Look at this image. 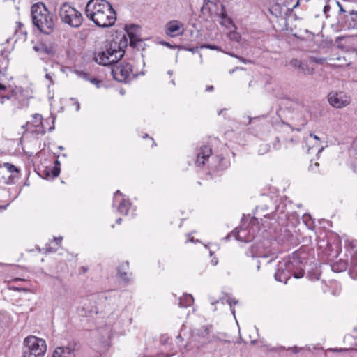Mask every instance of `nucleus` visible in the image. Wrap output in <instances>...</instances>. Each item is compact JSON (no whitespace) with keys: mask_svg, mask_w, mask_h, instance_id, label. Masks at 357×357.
<instances>
[{"mask_svg":"<svg viewBox=\"0 0 357 357\" xmlns=\"http://www.w3.org/2000/svg\"><path fill=\"white\" fill-rule=\"evenodd\" d=\"M85 13L98 26L107 28L113 26L116 20V14L109 2L106 0H90Z\"/></svg>","mask_w":357,"mask_h":357,"instance_id":"nucleus-1","label":"nucleus"},{"mask_svg":"<svg viewBox=\"0 0 357 357\" xmlns=\"http://www.w3.org/2000/svg\"><path fill=\"white\" fill-rule=\"evenodd\" d=\"M291 275L296 279L304 276L303 263L299 254L296 252L279 261L274 278L277 281L287 284Z\"/></svg>","mask_w":357,"mask_h":357,"instance_id":"nucleus-2","label":"nucleus"},{"mask_svg":"<svg viewBox=\"0 0 357 357\" xmlns=\"http://www.w3.org/2000/svg\"><path fill=\"white\" fill-rule=\"evenodd\" d=\"M128 40L123 36L119 42L112 41L105 46V50L95 53L94 61L102 66H108L117 62L124 55L125 48L127 47Z\"/></svg>","mask_w":357,"mask_h":357,"instance_id":"nucleus-3","label":"nucleus"},{"mask_svg":"<svg viewBox=\"0 0 357 357\" xmlns=\"http://www.w3.org/2000/svg\"><path fill=\"white\" fill-rule=\"evenodd\" d=\"M31 19L33 25L43 34L49 35L54 31L55 21L44 3L39 2L31 6Z\"/></svg>","mask_w":357,"mask_h":357,"instance_id":"nucleus-4","label":"nucleus"},{"mask_svg":"<svg viewBox=\"0 0 357 357\" xmlns=\"http://www.w3.org/2000/svg\"><path fill=\"white\" fill-rule=\"evenodd\" d=\"M47 351L46 342L44 340L29 336L24 339L23 357H43Z\"/></svg>","mask_w":357,"mask_h":357,"instance_id":"nucleus-5","label":"nucleus"},{"mask_svg":"<svg viewBox=\"0 0 357 357\" xmlns=\"http://www.w3.org/2000/svg\"><path fill=\"white\" fill-rule=\"evenodd\" d=\"M61 21L73 28L79 27L83 22L82 13L68 3H63L59 10Z\"/></svg>","mask_w":357,"mask_h":357,"instance_id":"nucleus-6","label":"nucleus"},{"mask_svg":"<svg viewBox=\"0 0 357 357\" xmlns=\"http://www.w3.org/2000/svg\"><path fill=\"white\" fill-rule=\"evenodd\" d=\"M112 75L115 80L119 82H127L132 73V66L128 62H116L112 68Z\"/></svg>","mask_w":357,"mask_h":357,"instance_id":"nucleus-7","label":"nucleus"},{"mask_svg":"<svg viewBox=\"0 0 357 357\" xmlns=\"http://www.w3.org/2000/svg\"><path fill=\"white\" fill-rule=\"evenodd\" d=\"M328 100L332 107L335 108H342L350 103L351 98L344 91H333L328 93Z\"/></svg>","mask_w":357,"mask_h":357,"instance_id":"nucleus-8","label":"nucleus"},{"mask_svg":"<svg viewBox=\"0 0 357 357\" xmlns=\"http://www.w3.org/2000/svg\"><path fill=\"white\" fill-rule=\"evenodd\" d=\"M26 132H30L31 133L44 135L45 130L43 126V117L39 114H34L32 116V120L27 121L25 124L22 126Z\"/></svg>","mask_w":357,"mask_h":357,"instance_id":"nucleus-9","label":"nucleus"},{"mask_svg":"<svg viewBox=\"0 0 357 357\" xmlns=\"http://www.w3.org/2000/svg\"><path fill=\"white\" fill-rule=\"evenodd\" d=\"M212 331V326H203L199 328L193 330L192 337L198 339L201 344H204L209 342V335Z\"/></svg>","mask_w":357,"mask_h":357,"instance_id":"nucleus-10","label":"nucleus"},{"mask_svg":"<svg viewBox=\"0 0 357 357\" xmlns=\"http://www.w3.org/2000/svg\"><path fill=\"white\" fill-rule=\"evenodd\" d=\"M212 149L207 145L200 146L196 151V160L195 164L197 166H201L205 164L206 160L211 156Z\"/></svg>","mask_w":357,"mask_h":357,"instance_id":"nucleus-11","label":"nucleus"},{"mask_svg":"<svg viewBox=\"0 0 357 357\" xmlns=\"http://www.w3.org/2000/svg\"><path fill=\"white\" fill-rule=\"evenodd\" d=\"M121 193L119 190H117L114 194L113 205L115 202H119L118 211L121 214L127 215L128 210L130 207V203L128 200L121 198Z\"/></svg>","mask_w":357,"mask_h":357,"instance_id":"nucleus-12","label":"nucleus"},{"mask_svg":"<svg viewBox=\"0 0 357 357\" xmlns=\"http://www.w3.org/2000/svg\"><path fill=\"white\" fill-rule=\"evenodd\" d=\"M230 236H233L235 238L241 242L251 241L254 236L250 234L246 229L241 228L240 229H235L230 235L227 236L228 238Z\"/></svg>","mask_w":357,"mask_h":357,"instance_id":"nucleus-13","label":"nucleus"},{"mask_svg":"<svg viewBox=\"0 0 357 357\" xmlns=\"http://www.w3.org/2000/svg\"><path fill=\"white\" fill-rule=\"evenodd\" d=\"M75 345L56 347L53 352L52 357H75Z\"/></svg>","mask_w":357,"mask_h":357,"instance_id":"nucleus-14","label":"nucleus"},{"mask_svg":"<svg viewBox=\"0 0 357 357\" xmlns=\"http://www.w3.org/2000/svg\"><path fill=\"white\" fill-rule=\"evenodd\" d=\"M269 11L276 17H285L289 13L287 9L284 8L279 0L271 7Z\"/></svg>","mask_w":357,"mask_h":357,"instance_id":"nucleus-15","label":"nucleus"},{"mask_svg":"<svg viewBox=\"0 0 357 357\" xmlns=\"http://www.w3.org/2000/svg\"><path fill=\"white\" fill-rule=\"evenodd\" d=\"M137 26L131 25L129 28H126V32L130 39V45L134 47H137L139 43L142 40L139 36L135 33V29Z\"/></svg>","mask_w":357,"mask_h":357,"instance_id":"nucleus-16","label":"nucleus"},{"mask_svg":"<svg viewBox=\"0 0 357 357\" xmlns=\"http://www.w3.org/2000/svg\"><path fill=\"white\" fill-rule=\"evenodd\" d=\"M181 26L182 24L179 22L171 21L167 24L166 33L170 36H175L177 35L176 33L180 30Z\"/></svg>","mask_w":357,"mask_h":357,"instance_id":"nucleus-17","label":"nucleus"},{"mask_svg":"<svg viewBox=\"0 0 357 357\" xmlns=\"http://www.w3.org/2000/svg\"><path fill=\"white\" fill-rule=\"evenodd\" d=\"M349 275L353 279L357 280V250L355 253H351L349 263Z\"/></svg>","mask_w":357,"mask_h":357,"instance_id":"nucleus-18","label":"nucleus"},{"mask_svg":"<svg viewBox=\"0 0 357 357\" xmlns=\"http://www.w3.org/2000/svg\"><path fill=\"white\" fill-rule=\"evenodd\" d=\"M194 302V298L192 295L190 294H183L180 298H179V307H187L188 306H190Z\"/></svg>","mask_w":357,"mask_h":357,"instance_id":"nucleus-19","label":"nucleus"},{"mask_svg":"<svg viewBox=\"0 0 357 357\" xmlns=\"http://www.w3.org/2000/svg\"><path fill=\"white\" fill-rule=\"evenodd\" d=\"M348 266L349 267V265L346 261L340 259L331 265V269L334 272H342L345 271Z\"/></svg>","mask_w":357,"mask_h":357,"instance_id":"nucleus-20","label":"nucleus"},{"mask_svg":"<svg viewBox=\"0 0 357 357\" xmlns=\"http://www.w3.org/2000/svg\"><path fill=\"white\" fill-rule=\"evenodd\" d=\"M33 49L35 52H38L39 54H47L50 55L52 53L50 48H49L44 43H38L35 45L33 47Z\"/></svg>","mask_w":357,"mask_h":357,"instance_id":"nucleus-21","label":"nucleus"},{"mask_svg":"<svg viewBox=\"0 0 357 357\" xmlns=\"http://www.w3.org/2000/svg\"><path fill=\"white\" fill-rule=\"evenodd\" d=\"M284 8L287 9V12L292 11L299 5V0H279Z\"/></svg>","mask_w":357,"mask_h":357,"instance_id":"nucleus-22","label":"nucleus"},{"mask_svg":"<svg viewBox=\"0 0 357 357\" xmlns=\"http://www.w3.org/2000/svg\"><path fill=\"white\" fill-rule=\"evenodd\" d=\"M20 177V174H14V173H10L6 174L3 173V178L4 179V183L8 185H11L15 183L17 180Z\"/></svg>","mask_w":357,"mask_h":357,"instance_id":"nucleus-23","label":"nucleus"},{"mask_svg":"<svg viewBox=\"0 0 357 357\" xmlns=\"http://www.w3.org/2000/svg\"><path fill=\"white\" fill-rule=\"evenodd\" d=\"M3 169L6 171L4 173L10 174V173H14V174H20L19 169L13 165L5 162L3 165Z\"/></svg>","mask_w":357,"mask_h":357,"instance_id":"nucleus-24","label":"nucleus"},{"mask_svg":"<svg viewBox=\"0 0 357 357\" xmlns=\"http://www.w3.org/2000/svg\"><path fill=\"white\" fill-rule=\"evenodd\" d=\"M290 65L292 66L294 68H299L302 72H303L304 73H305V68L307 67V66H305L302 63L301 61H300L298 59H294L290 61Z\"/></svg>","mask_w":357,"mask_h":357,"instance_id":"nucleus-25","label":"nucleus"},{"mask_svg":"<svg viewBox=\"0 0 357 357\" xmlns=\"http://www.w3.org/2000/svg\"><path fill=\"white\" fill-rule=\"evenodd\" d=\"M346 246L349 248V252L351 255V253H355L357 250V241L356 240H347L346 241Z\"/></svg>","mask_w":357,"mask_h":357,"instance_id":"nucleus-26","label":"nucleus"},{"mask_svg":"<svg viewBox=\"0 0 357 357\" xmlns=\"http://www.w3.org/2000/svg\"><path fill=\"white\" fill-rule=\"evenodd\" d=\"M8 67V60L3 56H0V73H5Z\"/></svg>","mask_w":357,"mask_h":357,"instance_id":"nucleus-27","label":"nucleus"},{"mask_svg":"<svg viewBox=\"0 0 357 357\" xmlns=\"http://www.w3.org/2000/svg\"><path fill=\"white\" fill-rule=\"evenodd\" d=\"M228 37L231 40L238 42L241 39V36L238 33L235 31H231L228 34Z\"/></svg>","mask_w":357,"mask_h":357,"instance_id":"nucleus-28","label":"nucleus"},{"mask_svg":"<svg viewBox=\"0 0 357 357\" xmlns=\"http://www.w3.org/2000/svg\"><path fill=\"white\" fill-rule=\"evenodd\" d=\"M59 165L60 163L58 160L55 161V166L51 169L52 175L53 177H56L60 173V169L56 165Z\"/></svg>","mask_w":357,"mask_h":357,"instance_id":"nucleus-29","label":"nucleus"},{"mask_svg":"<svg viewBox=\"0 0 357 357\" xmlns=\"http://www.w3.org/2000/svg\"><path fill=\"white\" fill-rule=\"evenodd\" d=\"M310 60L312 62L318 63V64H323L326 62V59L324 57H316V56H310Z\"/></svg>","mask_w":357,"mask_h":357,"instance_id":"nucleus-30","label":"nucleus"},{"mask_svg":"<svg viewBox=\"0 0 357 357\" xmlns=\"http://www.w3.org/2000/svg\"><path fill=\"white\" fill-rule=\"evenodd\" d=\"M77 75L82 79L88 80L90 79V75L88 73L84 71H76Z\"/></svg>","mask_w":357,"mask_h":357,"instance_id":"nucleus-31","label":"nucleus"},{"mask_svg":"<svg viewBox=\"0 0 357 357\" xmlns=\"http://www.w3.org/2000/svg\"><path fill=\"white\" fill-rule=\"evenodd\" d=\"M200 48H207L212 50L222 51L220 47L211 44H204L200 46Z\"/></svg>","mask_w":357,"mask_h":357,"instance_id":"nucleus-32","label":"nucleus"},{"mask_svg":"<svg viewBox=\"0 0 357 357\" xmlns=\"http://www.w3.org/2000/svg\"><path fill=\"white\" fill-rule=\"evenodd\" d=\"M229 55H230L232 57H235V58H237L238 59H239L240 61L243 62V63H251L252 61L250 60H248V59H246L242 56H238V55H236L234 53H227Z\"/></svg>","mask_w":357,"mask_h":357,"instance_id":"nucleus-33","label":"nucleus"},{"mask_svg":"<svg viewBox=\"0 0 357 357\" xmlns=\"http://www.w3.org/2000/svg\"><path fill=\"white\" fill-rule=\"evenodd\" d=\"M268 151V147L267 144H262L259 149V153L260 155H264Z\"/></svg>","mask_w":357,"mask_h":357,"instance_id":"nucleus-34","label":"nucleus"},{"mask_svg":"<svg viewBox=\"0 0 357 357\" xmlns=\"http://www.w3.org/2000/svg\"><path fill=\"white\" fill-rule=\"evenodd\" d=\"M319 164L318 162H315L314 164H311L310 165L309 169L311 172H316L319 168Z\"/></svg>","mask_w":357,"mask_h":357,"instance_id":"nucleus-35","label":"nucleus"},{"mask_svg":"<svg viewBox=\"0 0 357 357\" xmlns=\"http://www.w3.org/2000/svg\"><path fill=\"white\" fill-rule=\"evenodd\" d=\"M70 100L73 102V105L75 107L76 111H79L80 109V105L78 100L74 98H71Z\"/></svg>","mask_w":357,"mask_h":357,"instance_id":"nucleus-36","label":"nucleus"},{"mask_svg":"<svg viewBox=\"0 0 357 357\" xmlns=\"http://www.w3.org/2000/svg\"><path fill=\"white\" fill-rule=\"evenodd\" d=\"M254 249H255V247H253V248H252V251H251V252H252V257H257V258H259V257H264V258H266V257H268L266 255H261V254H259V253H258V252H255V251H254Z\"/></svg>","mask_w":357,"mask_h":357,"instance_id":"nucleus-37","label":"nucleus"},{"mask_svg":"<svg viewBox=\"0 0 357 357\" xmlns=\"http://www.w3.org/2000/svg\"><path fill=\"white\" fill-rule=\"evenodd\" d=\"M89 82L93 84H96L98 88H100V84L101 83L98 79L95 77L90 78Z\"/></svg>","mask_w":357,"mask_h":357,"instance_id":"nucleus-38","label":"nucleus"},{"mask_svg":"<svg viewBox=\"0 0 357 357\" xmlns=\"http://www.w3.org/2000/svg\"><path fill=\"white\" fill-rule=\"evenodd\" d=\"M227 302L229 305L230 307H231L233 304H237L238 301L235 298H228Z\"/></svg>","mask_w":357,"mask_h":357,"instance_id":"nucleus-39","label":"nucleus"},{"mask_svg":"<svg viewBox=\"0 0 357 357\" xmlns=\"http://www.w3.org/2000/svg\"><path fill=\"white\" fill-rule=\"evenodd\" d=\"M222 19L224 21V22H225V23L227 22V23L230 24L231 22V20L227 17V15L225 13H222Z\"/></svg>","mask_w":357,"mask_h":357,"instance_id":"nucleus-40","label":"nucleus"},{"mask_svg":"<svg viewBox=\"0 0 357 357\" xmlns=\"http://www.w3.org/2000/svg\"><path fill=\"white\" fill-rule=\"evenodd\" d=\"M333 6H337L339 8H340V11L343 13V12H345V10L343 9L342 6L340 5V3L337 1H334L333 2Z\"/></svg>","mask_w":357,"mask_h":357,"instance_id":"nucleus-41","label":"nucleus"},{"mask_svg":"<svg viewBox=\"0 0 357 357\" xmlns=\"http://www.w3.org/2000/svg\"><path fill=\"white\" fill-rule=\"evenodd\" d=\"M45 248L47 252H53L56 250V248H52L48 245H46Z\"/></svg>","mask_w":357,"mask_h":357,"instance_id":"nucleus-42","label":"nucleus"},{"mask_svg":"<svg viewBox=\"0 0 357 357\" xmlns=\"http://www.w3.org/2000/svg\"><path fill=\"white\" fill-rule=\"evenodd\" d=\"M331 5H326L324 7V13L325 15H327L328 13L331 10Z\"/></svg>","mask_w":357,"mask_h":357,"instance_id":"nucleus-43","label":"nucleus"},{"mask_svg":"<svg viewBox=\"0 0 357 357\" xmlns=\"http://www.w3.org/2000/svg\"><path fill=\"white\" fill-rule=\"evenodd\" d=\"M119 276H120V278H121L122 280H125V281H127V280H128V278H127V274H126V273H125V272H123V273H121V272H119Z\"/></svg>","mask_w":357,"mask_h":357,"instance_id":"nucleus-44","label":"nucleus"},{"mask_svg":"<svg viewBox=\"0 0 357 357\" xmlns=\"http://www.w3.org/2000/svg\"><path fill=\"white\" fill-rule=\"evenodd\" d=\"M45 78H46L47 79H48L49 81H50V82H51L52 84H53L52 75V74H51V73H47V74L45 75Z\"/></svg>","mask_w":357,"mask_h":357,"instance_id":"nucleus-45","label":"nucleus"},{"mask_svg":"<svg viewBox=\"0 0 357 357\" xmlns=\"http://www.w3.org/2000/svg\"><path fill=\"white\" fill-rule=\"evenodd\" d=\"M199 48V47H192V48H185V50L188 51L192 52V53H195V52H197V51L198 50Z\"/></svg>","mask_w":357,"mask_h":357,"instance_id":"nucleus-46","label":"nucleus"},{"mask_svg":"<svg viewBox=\"0 0 357 357\" xmlns=\"http://www.w3.org/2000/svg\"><path fill=\"white\" fill-rule=\"evenodd\" d=\"M307 124V119L305 117H303L301 119V121H300V125L301 126H304L305 125Z\"/></svg>","mask_w":357,"mask_h":357,"instance_id":"nucleus-47","label":"nucleus"},{"mask_svg":"<svg viewBox=\"0 0 357 357\" xmlns=\"http://www.w3.org/2000/svg\"><path fill=\"white\" fill-rule=\"evenodd\" d=\"M54 241L56 242L57 245H59L61 243L62 238H54Z\"/></svg>","mask_w":357,"mask_h":357,"instance_id":"nucleus-48","label":"nucleus"},{"mask_svg":"<svg viewBox=\"0 0 357 357\" xmlns=\"http://www.w3.org/2000/svg\"><path fill=\"white\" fill-rule=\"evenodd\" d=\"M257 84V81L255 80V79H252L249 82V84H248V86L249 87H252L254 86L255 84Z\"/></svg>","mask_w":357,"mask_h":357,"instance_id":"nucleus-49","label":"nucleus"},{"mask_svg":"<svg viewBox=\"0 0 357 357\" xmlns=\"http://www.w3.org/2000/svg\"><path fill=\"white\" fill-rule=\"evenodd\" d=\"M289 349H291L292 351V352H294V353H298L301 349H299L298 347H294V348H289Z\"/></svg>","mask_w":357,"mask_h":357,"instance_id":"nucleus-50","label":"nucleus"},{"mask_svg":"<svg viewBox=\"0 0 357 357\" xmlns=\"http://www.w3.org/2000/svg\"><path fill=\"white\" fill-rule=\"evenodd\" d=\"M238 69L243 70V68L236 67L234 69H233L232 70H230L229 73L232 74L234 71H236V70H238Z\"/></svg>","mask_w":357,"mask_h":357,"instance_id":"nucleus-51","label":"nucleus"},{"mask_svg":"<svg viewBox=\"0 0 357 357\" xmlns=\"http://www.w3.org/2000/svg\"><path fill=\"white\" fill-rule=\"evenodd\" d=\"M310 137H313V138H314V139H316V140H319V137H317L316 135L310 134Z\"/></svg>","mask_w":357,"mask_h":357,"instance_id":"nucleus-52","label":"nucleus"},{"mask_svg":"<svg viewBox=\"0 0 357 357\" xmlns=\"http://www.w3.org/2000/svg\"><path fill=\"white\" fill-rule=\"evenodd\" d=\"M164 45H166L167 47H170V48H173L174 47L173 45H172L170 43H167V42L164 43Z\"/></svg>","mask_w":357,"mask_h":357,"instance_id":"nucleus-53","label":"nucleus"},{"mask_svg":"<svg viewBox=\"0 0 357 357\" xmlns=\"http://www.w3.org/2000/svg\"><path fill=\"white\" fill-rule=\"evenodd\" d=\"M354 336L357 338V328H354Z\"/></svg>","mask_w":357,"mask_h":357,"instance_id":"nucleus-54","label":"nucleus"},{"mask_svg":"<svg viewBox=\"0 0 357 357\" xmlns=\"http://www.w3.org/2000/svg\"><path fill=\"white\" fill-rule=\"evenodd\" d=\"M213 86H208V87L206 88V91H213Z\"/></svg>","mask_w":357,"mask_h":357,"instance_id":"nucleus-55","label":"nucleus"},{"mask_svg":"<svg viewBox=\"0 0 357 357\" xmlns=\"http://www.w3.org/2000/svg\"><path fill=\"white\" fill-rule=\"evenodd\" d=\"M5 89H6L5 85L0 84V91H3Z\"/></svg>","mask_w":357,"mask_h":357,"instance_id":"nucleus-56","label":"nucleus"},{"mask_svg":"<svg viewBox=\"0 0 357 357\" xmlns=\"http://www.w3.org/2000/svg\"><path fill=\"white\" fill-rule=\"evenodd\" d=\"M211 263H212L214 266H215V265H217V264H218V260H217V259H212V260H211Z\"/></svg>","mask_w":357,"mask_h":357,"instance_id":"nucleus-57","label":"nucleus"},{"mask_svg":"<svg viewBox=\"0 0 357 357\" xmlns=\"http://www.w3.org/2000/svg\"><path fill=\"white\" fill-rule=\"evenodd\" d=\"M121 221H122V219L121 218H118L116 220V222L118 224V225H120L121 223Z\"/></svg>","mask_w":357,"mask_h":357,"instance_id":"nucleus-58","label":"nucleus"},{"mask_svg":"<svg viewBox=\"0 0 357 357\" xmlns=\"http://www.w3.org/2000/svg\"><path fill=\"white\" fill-rule=\"evenodd\" d=\"M176 339L181 342L183 341V338L181 337V336L180 335H178L177 337H176Z\"/></svg>","mask_w":357,"mask_h":357,"instance_id":"nucleus-59","label":"nucleus"},{"mask_svg":"<svg viewBox=\"0 0 357 357\" xmlns=\"http://www.w3.org/2000/svg\"><path fill=\"white\" fill-rule=\"evenodd\" d=\"M230 309H231V312L233 314V315L235 316V310H234V308L231 306V307H230Z\"/></svg>","mask_w":357,"mask_h":357,"instance_id":"nucleus-60","label":"nucleus"},{"mask_svg":"<svg viewBox=\"0 0 357 357\" xmlns=\"http://www.w3.org/2000/svg\"><path fill=\"white\" fill-rule=\"evenodd\" d=\"M257 271H259L260 269V261H257Z\"/></svg>","mask_w":357,"mask_h":357,"instance_id":"nucleus-61","label":"nucleus"},{"mask_svg":"<svg viewBox=\"0 0 357 357\" xmlns=\"http://www.w3.org/2000/svg\"><path fill=\"white\" fill-rule=\"evenodd\" d=\"M17 290H18V291L22 290V291H27L26 289H25V288H17Z\"/></svg>","mask_w":357,"mask_h":357,"instance_id":"nucleus-62","label":"nucleus"},{"mask_svg":"<svg viewBox=\"0 0 357 357\" xmlns=\"http://www.w3.org/2000/svg\"><path fill=\"white\" fill-rule=\"evenodd\" d=\"M186 347H187V346H185L183 349L181 348V351L182 352H185V351H187Z\"/></svg>","mask_w":357,"mask_h":357,"instance_id":"nucleus-63","label":"nucleus"},{"mask_svg":"<svg viewBox=\"0 0 357 357\" xmlns=\"http://www.w3.org/2000/svg\"><path fill=\"white\" fill-rule=\"evenodd\" d=\"M274 147L275 149H280V145H277V144H274Z\"/></svg>","mask_w":357,"mask_h":357,"instance_id":"nucleus-64","label":"nucleus"}]
</instances>
